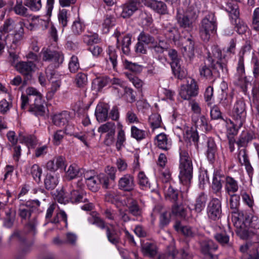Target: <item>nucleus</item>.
Returning <instances> with one entry per match:
<instances>
[{
	"instance_id": "nucleus-61",
	"label": "nucleus",
	"mask_w": 259,
	"mask_h": 259,
	"mask_svg": "<svg viewBox=\"0 0 259 259\" xmlns=\"http://www.w3.org/2000/svg\"><path fill=\"white\" fill-rule=\"evenodd\" d=\"M24 5L34 12L39 11L42 7L41 0H25Z\"/></svg>"
},
{
	"instance_id": "nucleus-20",
	"label": "nucleus",
	"mask_w": 259,
	"mask_h": 259,
	"mask_svg": "<svg viewBox=\"0 0 259 259\" xmlns=\"http://www.w3.org/2000/svg\"><path fill=\"white\" fill-rule=\"evenodd\" d=\"M118 187L119 190L124 192L133 191L135 187L134 177L130 174L123 175L118 180Z\"/></svg>"
},
{
	"instance_id": "nucleus-50",
	"label": "nucleus",
	"mask_w": 259,
	"mask_h": 259,
	"mask_svg": "<svg viewBox=\"0 0 259 259\" xmlns=\"http://www.w3.org/2000/svg\"><path fill=\"white\" fill-rule=\"evenodd\" d=\"M171 68L175 77L182 80L186 77L187 72L184 68L181 67L180 63L171 66Z\"/></svg>"
},
{
	"instance_id": "nucleus-52",
	"label": "nucleus",
	"mask_w": 259,
	"mask_h": 259,
	"mask_svg": "<svg viewBox=\"0 0 259 259\" xmlns=\"http://www.w3.org/2000/svg\"><path fill=\"white\" fill-rule=\"evenodd\" d=\"M215 240L222 246H231V244L229 242V236L226 232L218 233L214 235Z\"/></svg>"
},
{
	"instance_id": "nucleus-63",
	"label": "nucleus",
	"mask_w": 259,
	"mask_h": 259,
	"mask_svg": "<svg viewBox=\"0 0 259 259\" xmlns=\"http://www.w3.org/2000/svg\"><path fill=\"white\" fill-rule=\"evenodd\" d=\"M229 200L230 208L231 211H237L239 209L240 204V196L237 194H231Z\"/></svg>"
},
{
	"instance_id": "nucleus-44",
	"label": "nucleus",
	"mask_w": 259,
	"mask_h": 259,
	"mask_svg": "<svg viewBox=\"0 0 259 259\" xmlns=\"http://www.w3.org/2000/svg\"><path fill=\"white\" fill-rule=\"evenodd\" d=\"M66 179L68 180H72L77 177L79 172V168L75 164H71L67 168L65 167Z\"/></svg>"
},
{
	"instance_id": "nucleus-54",
	"label": "nucleus",
	"mask_w": 259,
	"mask_h": 259,
	"mask_svg": "<svg viewBox=\"0 0 259 259\" xmlns=\"http://www.w3.org/2000/svg\"><path fill=\"white\" fill-rule=\"evenodd\" d=\"M16 213L12 209H9L6 212V217L4 219V225L7 228H11L14 224L15 220Z\"/></svg>"
},
{
	"instance_id": "nucleus-19",
	"label": "nucleus",
	"mask_w": 259,
	"mask_h": 259,
	"mask_svg": "<svg viewBox=\"0 0 259 259\" xmlns=\"http://www.w3.org/2000/svg\"><path fill=\"white\" fill-rule=\"evenodd\" d=\"M46 110V103L42 97H37L34 99V103L30 105L28 111L36 116H44Z\"/></svg>"
},
{
	"instance_id": "nucleus-8",
	"label": "nucleus",
	"mask_w": 259,
	"mask_h": 259,
	"mask_svg": "<svg viewBox=\"0 0 259 259\" xmlns=\"http://www.w3.org/2000/svg\"><path fill=\"white\" fill-rule=\"evenodd\" d=\"M16 70L24 78L23 85H25L27 81L32 78V75L36 68V64L33 61H20L15 66Z\"/></svg>"
},
{
	"instance_id": "nucleus-53",
	"label": "nucleus",
	"mask_w": 259,
	"mask_h": 259,
	"mask_svg": "<svg viewBox=\"0 0 259 259\" xmlns=\"http://www.w3.org/2000/svg\"><path fill=\"white\" fill-rule=\"evenodd\" d=\"M70 126H68L65 131L58 130L54 133L53 137V142L54 144L59 145L62 142L65 134L72 135L71 133L67 132L68 128Z\"/></svg>"
},
{
	"instance_id": "nucleus-55",
	"label": "nucleus",
	"mask_w": 259,
	"mask_h": 259,
	"mask_svg": "<svg viewBox=\"0 0 259 259\" xmlns=\"http://www.w3.org/2000/svg\"><path fill=\"white\" fill-rule=\"evenodd\" d=\"M213 88L211 86L207 87L204 93V99L208 107H211L214 103Z\"/></svg>"
},
{
	"instance_id": "nucleus-24",
	"label": "nucleus",
	"mask_w": 259,
	"mask_h": 259,
	"mask_svg": "<svg viewBox=\"0 0 259 259\" xmlns=\"http://www.w3.org/2000/svg\"><path fill=\"white\" fill-rule=\"evenodd\" d=\"M222 85L224 87V89H222V93L221 94V98L219 101V104L225 109L229 110L230 109L233 101V94L232 93L228 94L225 92L226 89L227 88V87L224 81L222 82Z\"/></svg>"
},
{
	"instance_id": "nucleus-27",
	"label": "nucleus",
	"mask_w": 259,
	"mask_h": 259,
	"mask_svg": "<svg viewBox=\"0 0 259 259\" xmlns=\"http://www.w3.org/2000/svg\"><path fill=\"white\" fill-rule=\"evenodd\" d=\"M239 162L241 165H244L248 173H251L253 171V168L249 161L247 151L246 148L238 149L237 155Z\"/></svg>"
},
{
	"instance_id": "nucleus-25",
	"label": "nucleus",
	"mask_w": 259,
	"mask_h": 259,
	"mask_svg": "<svg viewBox=\"0 0 259 259\" xmlns=\"http://www.w3.org/2000/svg\"><path fill=\"white\" fill-rule=\"evenodd\" d=\"M155 144L159 149L167 151L171 148V142L168 136L164 133H160L155 137Z\"/></svg>"
},
{
	"instance_id": "nucleus-46",
	"label": "nucleus",
	"mask_w": 259,
	"mask_h": 259,
	"mask_svg": "<svg viewBox=\"0 0 259 259\" xmlns=\"http://www.w3.org/2000/svg\"><path fill=\"white\" fill-rule=\"evenodd\" d=\"M207 200V196L204 193H201L196 199L194 209L197 212H200L205 207Z\"/></svg>"
},
{
	"instance_id": "nucleus-26",
	"label": "nucleus",
	"mask_w": 259,
	"mask_h": 259,
	"mask_svg": "<svg viewBox=\"0 0 259 259\" xmlns=\"http://www.w3.org/2000/svg\"><path fill=\"white\" fill-rule=\"evenodd\" d=\"M109 108V105L104 103H100L97 105L95 115L98 121L103 122L108 119Z\"/></svg>"
},
{
	"instance_id": "nucleus-9",
	"label": "nucleus",
	"mask_w": 259,
	"mask_h": 259,
	"mask_svg": "<svg viewBox=\"0 0 259 259\" xmlns=\"http://www.w3.org/2000/svg\"><path fill=\"white\" fill-rule=\"evenodd\" d=\"M238 2L239 0H228L225 9L230 14L231 18L235 20V24L236 25V27L237 28V31L241 34L246 31L247 26L244 24L239 25L237 23L239 16V7L237 5Z\"/></svg>"
},
{
	"instance_id": "nucleus-2",
	"label": "nucleus",
	"mask_w": 259,
	"mask_h": 259,
	"mask_svg": "<svg viewBox=\"0 0 259 259\" xmlns=\"http://www.w3.org/2000/svg\"><path fill=\"white\" fill-rule=\"evenodd\" d=\"M179 168L181 182L186 186L189 185L193 177V165L189 154L185 150H180Z\"/></svg>"
},
{
	"instance_id": "nucleus-39",
	"label": "nucleus",
	"mask_w": 259,
	"mask_h": 259,
	"mask_svg": "<svg viewBox=\"0 0 259 259\" xmlns=\"http://www.w3.org/2000/svg\"><path fill=\"white\" fill-rule=\"evenodd\" d=\"M108 56L106 58L107 63L109 65L111 63L113 69H116L117 65V55L113 47L109 46L107 51Z\"/></svg>"
},
{
	"instance_id": "nucleus-22",
	"label": "nucleus",
	"mask_w": 259,
	"mask_h": 259,
	"mask_svg": "<svg viewBox=\"0 0 259 259\" xmlns=\"http://www.w3.org/2000/svg\"><path fill=\"white\" fill-rule=\"evenodd\" d=\"M224 178V175L220 170H215L213 172V176L212 183V190L213 192L217 196L221 198L222 184L221 183L222 178Z\"/></svg>"
},
{
	"instance_id": "nucleus-43",
	"label": "nucleus",
	"mask_w": 259,
	"mask_h": 259,
	"mask_svg": "<svg viewBox=\"0 0 259 259\" xmlns=\"http://www.w3.org/2000/svg\"><path fill=\"white\" fill-rule=\"evenodd\" d=\"M117 135L116 142V147L118 150H119L123 146V143L125 142L126 138L123 126L120 123L117 124Z\"/></svg>"
},
{
	"instance_id": "nucleus-14",
	"label": "nucleus",
	"mask_w": 259,
	"mask_h": 259,
	"mask_svg": "<svg viewBox=\"0 0 259 259\" xmlns=\"http://www.w3.org/2000/svg\"><path fill=\"white\" fill-rule=\"evenodd\" d=\"M221 198H212L209 202L207 208V213L208 217L212 221L219 220L222 215V205Z\"/></svg>"
},
{
	"instance_id": "nucleus-57",
	"label": "nucleus",
	"mask_w": 259,
	"mask_h": 259,
	"mask_svg": "<svg viewBox=\"0 0 259 259\" xmlns=\"http://www.w3.org/2000/svg\"><path fill=\"white\" fill-rule=\"evenodd\" d=\"M98 132L101 134L107 133V134L115 133V125L113 122H107L105 124H102L98 130Z\"/></svg>"
},
{
	"instance_id": "nucleus-38",
	"label": "nucleus",
	"mask_w": 259,
	"mask_h": 259,
	"mask_svg": "<svg viewBox=\"0 0 259 259\" xmlns=\"http://www.w3.org/2000/svg\"><path fill=\"white\" fill-rule=\"evenodd\" d=\"M88 221L91 224L95 225L101 229H104L107 227L105 221L95 211L91 212V215L88 218Z\"/></svg>"
},
{
	"instance_id": "nucleus-51",
	"label": "nucleus",
	"mask_w": 259,
	"mask_h": 259,
	"mask_svg": "<svg viewBox=\"0 0 259 259\" xmlns=\"http://www.w3.org/2000/svg\"><path fill=\"white\" fill-rule=\"evenodd\" d=\"M138 41H141V42L147 45H151L152 46L156 40L153 36L146 31H143L139 35Z\"/></svg>"
},
{
	"instance_id": "nucleus-56",
	"label": "nucleus",
	"mask_w": 259,
	"mask_h": 259,
	"mask_svg": "<svg viewBox=\"0 0 259 259\" xmlns=\"http://www.w3.org/2000/svg\"><path fill=\"white\" fill-rule=\"evenodd\" d=\"M42 171V168L37 164H34L31 167L30 174L33 180L38 184L41 182Z\"/></svg>"
},
{
	"instance_id": "nucleus-28",
	"label": "nucleus",
	"mask_w": 259,
	"mask_h": 259,
	"mask_svg": "<svg viewBox=\"0 0 259 259\" xmlns=\"http://www.w3.org/2000/svg\"><path fill=\"white\" fill-rule=\"evenodd\" d=\"M142 252L146 257L153 258L158 254L157 245L153 242H147L142 244Z\"/></svg>"
},
{
	"instance_id": "nucleus-6",
	"label": "nucleus",
	"mask_w": 259,
	"mask_h": 259,
	"mask_svg": "<svg viewBox=\"0 0 259 259\" xmlns=\"http://www.w3.org/2000/svg\"><path fill=\"white\" fill-rule=\"evenodd\" d=\"M232 220L236 227V233L242 239H245L248 236L247 229L246 228V222L248 215L243 211L237 209V211H231Z\"/></svg>"
},
{
	"instance_id": "nucleus-13",
	"label": "nucleus",
	"mask_w": 259,
	"mask_h": 259,
	"mask_svg": "<svg viewBox=\"0 0 259 259\" xmlns=\"http://www.w3.org/2000/svg\"><path fill=\"white\" fill-rule=\"evenodd\" d=\"M16 241L24 244L23 248L19 252L20 257H23L25 254L29 252L30 247L32 246L33 243L31 242L28 244H25L26 239L23 235L22 232L18 230H15L10 236L8 239V244L11 245Z\"/></svg>"
},
{
	"instance_id": "nucleus-33",
	"label": "nucleus",
	"mask_w": 259,
	"mask_h": 259,
	"mask_svg": "<svg viewBox=\"0 0 259 259\" xmlns=\"http://www.w3.org/2000/svg\"><path fill=\"white\" fill-rule=\"evenodd\" d=\"M202 252L205 254H208L210 257L213 258L212 251L218 249V245L211 240H205L201 242Z\"/></svg>"
},
{
	"instance_id": "nucleus-36",
	"label": "nucleus",
	"mask_w": 259,
	"mask_h": 259,
	"mask_svg": "<svg viewBox=\"0 0 259 259\" xmlns=\"http://www.w3.org/2000/svg\"><path fill=\"white\" fill-rule=\"evenodd\" d=\"M171 212L176 216L184 219L186 218L187 210L181 200L174 203Z\"/></svg>"
},
{
	"instance_id": "nucleus-30",
	"label": "nucleus",
	"mask_w": 259,
	"mask_h": 259,
	"mask_svg": "<svg viewBox=\"0 0 259 259\" xmlns=\"http://www.w3.org/2000/svg\"><path fill=\"white\" fill-rule=\"evenodd\" d=\"M254 138H255V136L253 133L249 132H242L236 142L238 149H240L241 147L246 148L248 143Z\"/></svg>"
},
{
	"instance_id": "nucleus-12",
	"label": "nucleus",
	"mask_w": 259,
	"mask_h": 259,
	"mask_svg": "<svg viewBox=\"0 0 259 259\" xmlns=\"http://www.w3.org/2000/svg\"><path fill=\"white\" fill-rule=\"evenodd\" d=\"M40 205V202L38 200H34L31 201H27L25 203H21L19 206L18 214L20 217L21 221L30 220L33 215L34 207H37Z\"/></svg>"
},
{
	"instance_id": "nucleus-37",
	"label": "nucleus",
	"mask_w": 259,
	"mask_h": 259,
	"mask_svg": "<svg viewBox=\"0 0 259 259\" xmlns=\"http://www.w3.org/2000/svg\"><path fill=\"white\" fill-rule=\"evenodd\" d=\"M68 117V112L64 111L54 114L52 117V119L54 125L60 127L64 125L67 122Z\"/></svg>"
},
{
	"instance_id": "nucleus-42",
	"label": "nucleus",
	"mask_w": 259,
	"mask_h": 259,
	"mask_svg": "<svg viewBox=\"0 0 259 259\" xmlns=\"http://www.w3.org/2000/svg\"><path fill=\"white\" fill-rule=\"evenodd\" d=\"M116 23L115 18L112 15H106L102 23V32L103 33H108L110 29L112 28Z\"/></svg>"
},
{
	"instance_id": "nucleus-16",
	"label": "nucleus",
	"mask_w": 259,
	"mask_h": 259,
	"mask_svg": "<svg viewBox=\"0 0 259 259\" xmlns=\"http://www.w3.org/2000/svg\"><path fill=\"white\" fill-rule=\"evenodd\" d=\"M150 49L152 54L157 58L158 60L163 62L166 60V58L163 57L162 54L165 51H167L168 49V45L164 40L158 39V41H155Z\"/></svg>"
},
{
	"instance_id": "nucleus-40",
	"label": "nucleus",
	"mask_w": 259,
	"mask_h": 259,
	"mask_svg": "<svg viewBox=\"0 0 259 259\" xmlns=\"http://www.w3.org/2000/svg\"><path fill=\"white\" fill-rule=\"evenodd\" d=\"M58 183V178L55 174H47L44 180L45 188L48 190H53L55 188Z\"/></svg>"
},
{
	"instance_id": "nucleus-60",
	"label": "nucleus",
	"mask_w": 259,
	"mask_h": 259,
	"mask_svg": "<svg viewBox=\"0 0 259 259\" xmlns=\"http://www.w3.org/2000/svg\"><path fill=\"white\" fill-rule=\"evenodd\" d=\"M89 189L93 192H97L100 188V179L99 177H93L92 179L85 181Z\"/></svg>"
},
{
	"instance_id": "nucleus-5",
	"label": "nucleus",
	"mask_w": 259,
	"mask_h": 259,
	"mask_svg": "<svg viewBox=\"0 0 259 259\" xmlns=\"http://www.w3.org/2000/svg\"><path fill=\"white\" fill-rule=\"evenodd\" d=\"M85 196L86 192L84 190H72L67 192L66 190H62L58 193L57 199L60 203L65 204L69 202L76 203L88 202Z\"/></svg>"
},
{
	"instance_id": "nucleus-41",
	"label": "nucleus",
	"mask_w": 259,
	"mask_h": 259,
	"mask_svg": "<svg viewBox=\"0 0 259 259\" xmlns=\"http://www.w3.org/2000/svg\"><path fill=\"white\" fill-rule=\"evenodd\" d=\"M165 197L167 199L170 200L174 203L181 200L178 198L179 191L175 189L170 185L165 186L164 189Z\"/></svg>"
},
{
	"instance_id": "nucleus-58",
	"label": "nucleus",
	"mask_w": 259,
	"mask_h": 259,
	"mask_svg": "<svg viewBox=\"0 0 259 259\" xmlns=\"http://www.w3.org/2000/svg\"><path fill=\"white\" fill-rule=\"evenodd\" d=\"M149 122L153 130L160 127L161 124L160 115L157 113L152 114L149 118Z\"/></svg>"
},
{
	"instance_id": "nucleus-4",
	"label": "nucleus",
	"mask_w": 259,
	"mask_h": 259,
	"mask_svg": "<svg viewBox=\"0 0 259 259\" xmlns=\"http://www.w3.org/2000/svg\"><path fill=\"white\" fill-rule=\"evenodd\" d=\"M198 16V12L190 7L183 14L178 11L176 19L180 27L191 30L195 26Z\"/></svg>"
},
{
	"instance_id": "nucleus-31",
	"label": "nucleus",
	"mask_w": 259,
	"mask_h": 259,
	"mask_svg": "<svg viewBox=\"0 0 259 259\" xmlns=\"http://www.w3.org/2000/svg\"><path fill=\"white\" fill-rule=\"evenodd\" d=\"M206 156L208 160L211 163H213L216 157L217 153V147L214 140L208 138L207 141Z\"/></svg>"
},
{
	"instance_id": "nucleus-15",
	"label": "nucleus",
	"mask_w": 259,
	"mask_h": 259,
	"mask_svg": "<svg viewBox=\"0 0 259 259\" xmlns=\"http://www.w3.org/2000/svg\"><path fill=\"white\" fill-rule=\"evenodd\" d=\"M199 73L201 77L213 82L215 79L220 76L221 70L219 68L215 69L212 64L201 65L199 67Z\"/></svg>"
},
{
	"instance_id": "nucleus-29",
	"label": "nucleus",
	"mask_w": 259,
	"mask_h": 259,
	"mask_svg": "<svg viewBox=\"0 0 259 259\" xmlns=\"http://www.w3.org/2000/svg\"><path fill=\"white\" fill-rule=\"evenodd\" d=\"M174 227L176 230L181 232L187 238H193L196 235L197 233L195 229L189 226H182L180 222H177Z\"/></svg>"
},
{
	"instance_id": "nucleus-49",
	"label": "nucleus",
	"mask_w": 259,
	"mask_h": 259,
	"mask_svg": "<svg viewBox=\"0 0 259 259\" xmlns=\"http://www.w3.org/2000/svg\"><path fill=\"white\" fill-rule=\"evenodd\" d=\"M24 27L23 24L21 22H19L18 23V26H17V28L15 31L14 33L13 34V43L16 44L23 39L24 37Z\"/></svg>"
},
{
	"instance_id": "nucleus-62",
	"label": "nucleus",
	"mask_w": 259,
	"mask_h": 259,
	"mask_svg": "<svg viewBox=\"0 0 259 259\" xmlns=\"http://www.w3.org/2000/svg\"><path fill=\"white\" fill-rule=\"evenodd\" d=\"M138 184L143 188H151L148 179L143 171H140L138 175Z\"/></svg>"
},
{
	"instance_id": "nucleus-45",
	"label": "nucleus",
	"mask_w": 259,
	"mask_h": 259,
	"mask_svg": "<svg viewBox=\"0 0 259 259\" xmlns=\"http://www.w3.org/2000/svg\"><path fill=\"white\" fill-rule=\"evenodd\" d=\"M105 229L108 240L112 244L117 245L120 241L119 235L114 229L111 230L108 227H107Z\"/></svg>"
},
{
	"instance_id": "nucleus-59",
	"label": "nucleus",
	"mask_w": 259,
	"mask_h": 259,
	"mask_svg": "<svg viewBox=\"0 0 259 259\" xmlns=\"http://www.w3.org/2000/svg\"><path fill=\"white\" fill-rule=\"evenodd\" d=\"M75 82L78 87L84 88L88 82L87 75L82 72L78 73L75 76Z\"/></svg>"
},
{
	"instance_id": "nucleus-32",
	"label": "nucleus",
	"mask_w": 259,
	"mask_h": 259,
	"mask_svg": "<svg viewBox=\"0 0 259 259\" xmlns=\"http://www.w3.org/2000/svg\"><path fill=\"white\" fill-rule=\"evenodd\" d=\"M239 189L238 182L231 177L225 178V189L228 195L235 194Z\"/></svg>"
},
{
	"instance_id": "nucleus-34",
	"label": "nucleus",
	"mask_w": 259,
	"mask_h": 259,
	"mask_svg": "<svg viewBox=\"0 0 259 259\" xmlns=\"http://www.w3.org/2000/svg\"><path fill=\"white\" fill-rule=\"evenodd\" d=\"M184 45L182 48V53L184 56L191 59L194 56V42L191 37L187 39Z\"/></svg>"
},
{
	"instance_id": "nucleus-3",
	"label": "nucleus",
	"mask_w": 259,
	"mask_h": 259,
	"mask_svg": "<svg viewBox=\"0 0 259 259\" xmlns=\"http://www.w3.org/2000/svg\"><path fill=\"white\" fill-rule=\"evenodd\" d=\"M217 20L213 13L206 15L201 21L199 32L202 40L208 41L211 35L217 32Z\"/></svg>"
},
{
	"instance_id": "nucleus-17",
	"label": "nucleus",
	"mask_w": 259,
	"mask_h": 259,
	"mask_svg": "<svg viewBox=\"0 0 259 259\" xmlns=\"http://www.w3.org/2000/svg\"><path fill=\"white\" fill-rule=\"evenodd\" d=\"M140 5V0H127L121 6L122 9L121 17L123 18H130L138 11Z\"/></svg>"
},
{
	"instance_id": "nucleus-23",
	"label": "nucleus",
	"mask_w": 259,
	"mask_h": 259,
	"mask_svg": "<svg viewBox=\"0 0 259 259\" xmlns=\"http://www.w3.org/2000/svg\"><path fill=\"white\" fill-rule=\"evenodd\" d=\"M145 5L161 15H164L168 13L166 5L162 1L145 0Z\"/></svg>"
},
{
	"instance_id": "nucleus-21",
	"label": "nucleus",
	"mask_w": 259,
	"mask_h": 259,
	"mask_svg": "<svg viewBox=\"0 0 259 259\" xmlns=\"http://www.w3.org/2000/svg\"><path fill=\"white\" fill-rule=\"evenodd\" d=\"M18 24H16L15 21L12 19H7L4 24L0 26V39L4 41H7V38L9 37V32L17 28Z\"/></svg>"
},
{
	"instance_id": "nucleus-11",
	"label": "nucleus",
	"mask_w": 259,
	"mask_h": 259,
	"mask_svg": "<svg viewBox=\"0 0 259 259\" xmlns=\"http://www.w3.org/2000/svg\"><path fill=\"white\" fill-rule=\"evenodd\" d=\"M236 71L237 72L235 75V79L237 81L236 83L240 87L242 92L246 94L248 85L250 84V82L247 80L245 76L244 60L241 57L239 58L238 60Z\"/></svg>"
},
{
	"instance_id": "nucleus-35",
	"label": "nucleus",
	"mask_w": 259,
	"mask_h": 259,
	"mask_svg": "<svg viewBox=\"0 0 259 259\" xmlns=\"http://www.w3.org/2000/svg\"><path fill=\"white\" fill-rule=\"evenodd\" d=\"M128 211L130 214L136 217H141L143 213V210L138 204V201L134 199L129 200L127 205Z\"/></svg>"
},
{
	"instance_id": "nucleus-10",
	"label": "nucleus",
	"mask_w": 259,
	"mask_h": 259,
	"mask_svg": "<svg viewBox=\"0 0 259 259\" xmlns=\"http://www.w3.org/2000/svg\"><path fill=\"white\" fill-rule=\"evenodd\" d=\"M207 60L215 69L219 68L222 73H227V65L222 60V52L217 46L212 47L211 52H208Z\"/></svg>"
},
{
	"instance_id": "nucleus-7",
	"label": "nucleus",
	"mask_w": 259,
	"mask_h": 259,
	"mask_svg": "<svg viewBox=\"0 0 259 259\" xmlns=\"http://www.w3.org/2000/svg\"><path fill=\"white\" fill-rule=\"evenodd\" d=\"M198 85L196 80L189 77L187 79L186 84L181 85L179 95L183 99L189 100L198 95Z\"/></svg>"
},
{
	"instance_id": "nucleus-47",
	"label": "nucleus",
	"mask_w": 259,
	"mask_h": 259,
	"mask_svg": "<svg viewBox=\"0 0 259 259\" xmlns=\"http://www.w3.org/2000/svg\"><path fill=\"white\" fill-rule=\"evenodd\" d=\"M131 136L138 141H140L146 138L147 133L146 131L141 130L135 125L131 127Z\"/></svg>"
},
{
	"instance_id": "nucleus-18",
	"label": "nucleus",
	"mask_w": 259,
	"mask_h": 259,
	"mask_svg": "<svg viewBox=\"0 0 259 259\" xmlns=\"http://www.w3.org/2000/svg\"><path fill=\"white\" fill-rule=\"evenodd\" d=\"M114 35L117 39V48H120L124 54L129 55L131 52V35L128 34L120 39V33L117 30L115 32Z\"/></svg>"
},
{
	"instance_id": "nucleus-48",
	"label": "nucleus",
	"mask_w": 259,
	"mask_h": 259,
	"mask_svg": "<svg viewBox=\"0 0 259 259\" xmlns=\"http://www.w3.org/2000/svg\"><path fill=\"white\" fill-rule=\"evenodd\" d=\"M28 221V222L24 226V229L28 233L35 235L36 233V227L38 225L36 216L32 217L31 219Z\"/></svg>"
},
{
	"instance_id": "nucleus-1",
	"label": "nucleus",
	"mask_w": 259,
	"mask_h": 259,
	"mask_svg": "<svg viewBox=\"0 0 259 259\" xmlns=\"http://www.w3.org/2000/svg\"><path fill=\"white\" fill-rule=\"evenodd\" d=\"M230 115L232 120L229 119L231 125L229 127V133L232 135H235L246 121V107L243 100L239 99L236 101L230 111Z\"/></svg>"
},
{
	"instance_id": "nucleus-64",
	"label": "nucleus",
	"mask_w": 259,
	"mask_h": 259,
	"mask_svg": "<svg viewBox=\"0 0 259 259\" xmlns=\"http://www.w3.org/2000/svg\"><path fill=\"white\" fill-rule=\"evenodd\" d=\"M251 27L259 33V8H256L253 12Z\"/></svg>"
}]
</instances>
